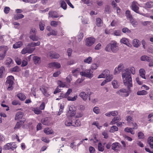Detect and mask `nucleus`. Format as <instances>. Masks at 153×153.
I'll return each mask as SVG.
<instances>
[{"label":"nucleus","instance_id":"obj_1","mask_svg":"<svg viewBox=\"0 0 153 153\" xmlns=\"http://www.w3.org/2000/svg\"><path fill=\"white\" fill-rule=\"evenodd\" d=\"M122 76L124 85L129 88L132 86V78L130 73L127 69H125L122 73Z\"/></svg>","mask_w":153,"mask_h":153},{"label":"nucleus","instance_id":"obj_2","mask_svg":"<svg viewBox=\"0 0 153 153\" xmlns=\"http://www.w3.org/2000/svg\"><path fill=\"white\" fill-rule=\"evenodd\" d=\"M131 92L130 88L127 87V89L122 88L117 91L116 93L119 95L123 97H126L128 96Z\"/></svg>","mask_w":153,"mask_h":153},{"label":"nucleus","instance_id":"obj_3","mask_svg":"<svg viewBox=\"0 0 153 153\" xmlns=\"http://www.w3.org/2000/svg\"><path fill=\"white\" fill-rule=\"evenodd\" d=\"M5 83L8 87L7 90H10L13 89V83L14 77L12 76H9L7 78Z\"/></svg>","mask_w":153,"mask_h":153},{"label":"nucleus","instance_id":"obj_4","mask_svg":"<svg viewBox=\"0 0 153 153\" xmlns=\"http://www.w3.org/2000/svg\"><path fill=\"white\" fill-rule=\"evenodd\" d=\"M93 71L90 69L85 70V71L80 72V74L82 76H83L89 78L93 77Z\"/></svg>","mask_w":153,"mask_h":153},{"label":"nucleus","instance_id":"obj_5","mask_svg":"<svg viewBox=\"0 0 153 153\" xmlns=\"http://www.w3.org/2000/svg\"><path fill=\"white\" fill-rule=\"evenodd\" d=\"M111 49L113 53L117 52L119 50L118 44L115 41H112L111 43Z\"/></svg>","mask_w":153,"mask_h":153},{"label":"nucleus","instance_id":"obj_6","mask_svg":"<svg viewBox=\"0 0 153 153\" xmlns=\"http://www.w3.org/2000/svg\"><path fill=\"white\" fill-rule=\"evenodd\" d=\"M138 4L136 1H133L131 5V9L136 13L140 15H144L143 14L140 12L139 10V7L138 6Z\"/></svg>","mask_w":153,"mask_h":153},{"label":"nucleus","instance_id":"obj_7","mask_svg":"<svg viewBox=\"0 0 153 153\" xmlns=\"http://www.w3.org/2000/svg\"><path fill=\"white\" fill-rule=\"evenodd\" d=\"M95 42V39L94 38L89 37L87 38L85 40V45L90 47L93 45Z\"/></svg>","mask_w":153,"mask_h":153},{"label":"nucleus","instance_id":"obj_8","mask_svg":"<svg viewBox=\"0 0 153 153\" xmlns=\"http://www.w3.org/2000/svg\"><path fill=\"white\" fill-rule=\"evenodd\" d=\"M68 114L71 117L74 116L76 114V108L74 105L68 106Z\"/></svg>","mask_w":153,"mask_h":153},{"label":"nucleus","instance_id":"obj_9","mask_svg":"<svg viewBox=\"0 0 153 153\" xmlns=\"http://www.w3.org/2000/svg\"><path fill=\"white\" fill-rule=\"evenodd\" d=\"M7 50V47L6 46H1L0 47V51H4V52L3 53H0V60H3L4 58Z\"/></svg>","mask_w":153,"mask_h":153},{"label":"nucleus","instance_id":"obj_10","mask_svg":"<svg viewBox=\"0 0 153 153\" xmlns=\"http://www.w3.org/2000/svg\"><path fill=\"white\" fill-rule=\"evenodd\" d=\"M48 88L44 85H42L40 87V90L43 95L47 97L50 96V94L48 92Z\"/></svg>","mask_w":153,"mask_h":153},{"label":"nucleus","instance_id":"obj_11","mask_svg":"<svg viewBox=\"0 0 153 153\" xmlns=\"http://www.w3.org/2000/svg\"><path fill=\"white\" fill-rule=\"evenodd\" d=\"M123 68V65L122 64H120L118 67L114 69V74H119Z\"/></svg>","mask_w":153,"mask_h":153},{"label":"nucleus","instance_id":"obj_12","mask_svg":"<svg viewBox=\"0 0 153 153\" xmlns=\"http://www.w3.org/2000/svg\"><path fill=\"white\" fill-rule=\"evenodd\" d=\"M49 66L50 68H59L61 67V65L57 62H54L50 63L49 64Z\"/></svg>","mask_w":153,"mask_h":153},{"label":"nucleus","instance_id":"obj_13","mask_svg":"<svg viewBox=\"0 0 153 153\" xmlns=\"http://www.w3.org/2000/svg\"><path fill=\"white\" fill-rule=\"evenodd\" d=\"M140 59L141 61H146L148 62H150L152 61L153 58L152 57H148L144 55L142 56L140 58Z\"/></svg>","mask_w":153,"mask_h":153},{"label":"nucleus","instance_id":"obj_14","mask_svg":"<svg viewBox=\"0 0 153 153\" xmlns=\"http://www.w3.org/2000/svg\"><path fill=\"white\" fill-rule=\"evenodd\" d=\"M111 149L114 151H116L118 149L121 147V145L120 143L116 142L113 143L112 144Z\"/></svg>","mask_w":153,"mask_h":153},{"label":"nucleus","instance_id":"obj_15","mask_svg":"<svg viewBox=\"0 0 153 153\" xmlns=\"http://www.w3.org/2000/svg\"><path fill=\"white\" fill-rule=\"evenodd\" d=\"M79 96L84 101H86L88 97V94L84 92H82L80 93Z\"/></svg>","mask_w":153,"mask_h":153},{"label":"nucleus","instance_id":"obj_16","mask_svg":"<svg viewBox=\"0 0 153 153\" xmlns=\"http://www.w3.org/2000/svg\"><path fill=\"white\" fill-rule=\"evenodd\" d=\"M65 125L66 126H74L73 124L72 121V120L69 118H67L66 119L65 122Z\"/></svg>","mask_w":153,"mask_h":153},{"label":"nucleus","instance_id":"obj_17","mask_svg":"<svg viewBox=\"0 0 153 153\" xmlns=\"http://www.w3.org/2000/svg\"><path fill=\"white\" fill-rule=\"evenodd\" d=\"M121 119L120 116H117L116 117H114L112 119L110 123V125H113L117 123L118 121H120L121 120Z\"/></svg>","mask_w":153,"mask_h":153},{"label":"nucleus","instance_id":"obj_18","mask_svg":"<svg viewBox=\"0 0 153 153\" xmlns=\"http://www.w3.org/2000/svg\"><path fill=\"white\" fill-rule=\"evenodd\" d=\"M48 14L49 17L56 18L59 16L57 13L55 11L49 12Z\"/></svg>","mask_w":153,"mask_h":153},{"label":"nucleus","instance_id":"obj_19","mask_svg":"<svg viewBox=\"0 0 153 153\" xmlns=\"http://www.w3.org/2000/svg\"><path fill=\"white\" fill-rule=\"evenodd\" d=\"M23 45V43L21 41H19L16 42L13 46V48L14 49H17L20 48Z\"/></svg>","mask_w":153,"mask_h":153},{"label":"nucleus","instance_id":"obj_20","mask_svg":"<svg viewBox=\"0 0 153 153\" xmlns=\"http://www.w3.org/2000/svg\"><path fill=\"white\" fill-rule=\"evenodd\" d=\"M23 116V113L22 112H19L16 114L15 119L16 120H20Z\"/></svg>","mask_w":153,"mask_h":153},{"label":"nucleus","instance_id":"obj_21","mask_svg":"<svg viewBox=\"0 0 153 153\" xmlns=\"http://www.w3.org/2000/svg\"><path fill=\"white\" fill-rule=\"evenodd\" d=\"M126 120L127 121L128 124L129 126L131 125L133 122V117L130 116L126 117Z\"/></svg>","mask_w":153,"mask_h":153},{"label":"nucleus","instance_id":"obj_22","mask_svg":"<svg viewBox=\"0 0 153 153\" xmlns=\"http://www.w3.org/2000/svg\"><path fill=\"white\" fill-rule=\"evenodd\" d=\"M50 121L48 118H45L42 119L41 120L42 123L44 125H48L49 124Z\"/></svg>","mask_w":153,"mask_h":153},{"label":"nucleus","instance_id":"obj_23","mask_svg":"<svg viewBox=\"0 0 153 153\" xmlns=\"http://www.w3.org/2000/svg\"><path fill=\"white\" fill-rule=\"evenodd\" d=\"M92 61V58L90 56L85 59L83 60V62L84 63L88 64H91Z\"/></svg>","mask_w":153,"mask_h":153},{"label":"nucleus","instance_id":"obj_24","mask_svg":"<svg viewBox=\"0 0 153 153\" xmlns=\"http://www.w3.org/2000/svg\"><path fill=\"white\" fill-rule=\"evenodd\" d=\"M148 143L150 147L153 149V137H149L148 139Z\"/></svg>","mask_w":153,"mask_h":153},{"label":"nucleus","instance_id":"obj_25","mask_svg":"<svg viewBox=\"0 0 153 153\" xmlns=\"http://www.w3.org/2000/svg\"><path fill=\"white\" fill-rule=\"evenodd\" d=\"M40 29L41 31H43L44 29V26H45V22L44 21H41L39 24Z\"/></svg>","mask_w":153,"mask_h":153},{"label":"nucleus","instance_id":"obj_26","mask_svg":"<svg viewBox=\"0 0 153 153\" xmlns=\"http://www.w3.org/2000/svg\"><path fill=\"white\" fill-rule=\"evenodd\" d=\"M124 131L130 133L132 134H135V131L132 128L126 127L125 128Z\"/></svg>","mask_w":153,"mask_h":153},{"label":"nucleus","instance_id":"obj_27","mask_svg":"<svg viewBox=\"0 0 153 153\" xmlns=\"http://www.w3.org/2000/svg\"><path fill=\"white\" fill-rule=\"evenodd\" d=\"M139 73L141 77L144 79H146L145 76V71L143 69L141 68L140 69Z\"/></svg>","mask_w":153,"mask_h":153},{"label":"nucleus","instance_id":"obj_28","mask_svg":"<svg viewBox=\"0 0 153 153\" xmlns=\"http://www.w3.org/2000/svg\"><path fill=\"white\" fill-rule=\"evenodd\" d=\"M48 55L51 59H57L59 56V55L58 54L54 53L51 54V53H48Z\"/></svg>","mask_w":153,"mask_h":153},{"label":"nucleus","instance_id":"obj_29","mask_svg":"<svg viewBox=\"0 0 153 153\" xmlns=\"http://www.w3.org/2000/svg\"><path fill=\"white\" fill-rule=\"evenodd\" d=\"M60 6L64 10H65L67 9V4L65 2L62 0H60L59 2Z\"/></svg>","mask_w":153,"mask_h":153},{"label":"nucleus","instance_id":"obj_30","mask_svg":"<svg viewBox=\"0 0 153 153\" xmlns=\"http://www.w3.org/2000/svg\"><path fill=\"white\" fill-rule=\"evenodd\" d=\"M30 38L33 41H37L39 39V37L36 35V34L30 35Z\"/></svg>","mask_w":153,"mask_h":153},{"label":"nucleus","instance_id":"obj_31","mask_svg":"<svg viewBox=\"0 0 153 153\" xmlns=\"http://www.w3.org/2000/svg\"><path fill=\"white\" fill-rule=\"evenodd\" d=\"M144 6L146 8H151L153 6V2L149 1L145 4Z\"/></svg>","mask_w":153,"mask_h":153},{"label":"nucleus","instance_id":"obj_32","mask_svg":"<svg viewBox=\"0 0 153 153\" xmlns=\"http://www.w3.org/2000/svg\"><path fill=\"white\" fill-rule=\"evenodd\" d=\"M44 132L47 134H53V130L48 128H45L44 130Z\"/></svg>","mask_w":153,"mask_h":153},{"label":"nucleus","instance_id":"obj_33","mask_svg":"<svg viewBox=\"0 0 153 153\" xmlns=\"http://www.w3.org/2000/svg\"><path fill=\"white\" fill-rule=\"evenodd\" d=\"M13 62L12 59L9 57L7 58L5 62V64L7 66L10 65Z\"/></svg>","mask_w":153,"mask_h":153},{"label":"nucleus","instance_id":"obj_34","mask_svg":"<svg viewBox=\"0 0 153 153\" xmlns=\"http://www.w3.org/2000/svg\"><path fill=\"white\" fill-rule=\"evenodd\" d=\"M126 15L127 19L131 21L132 19V17L131 14L129 10H127L126 12Z\"/></svg>","mask_w":153,"mask_h":153},{"label":"nucleus","instance_id":"obj_35","mask_svg":"<svg viewBox=\"0 0 153 153\" xmlns=\"http://www.w3.org/2000/svg\"><path fill=\"white\" fill-rule=\"evenodd\" d=\"M139 41L137 39H134L132 42L133 46L137 48L139 46Z\"/></svg>","mask_w":153,"mask_h":153},{"label":"nucleus","instance_id":"obj_36","mask_svg":"<svg viewBox=\"0 0 153 153\" xmlns=\"http://www.w3.org/2000/svg\"><path fill=\"white\" fill-rule=\"evenodd\" d=\"M17 97L21 100L23 101L26 98V96L22 93H19L17 94Z\"/></svg>","mask_w":153,"mask_h":153},{"label":"nucleus","instance_id":"obj_37","mask_svg":"<svg viewBox=\"0 0 153 153\" xmlns=\"http://www.w3.org/2000/svg\"><path fill=\"white\" fill-rule=\"evenodd\" d=\"M120 42L122 43H123L124 44H125L127 45L128 46H129V43L128 41L126 38H122L120 40Z\"/></svg>","mask_w":153,"mask_h":153},{"label":"nucleus","instance_id":"obj_38","mask_svg":"<svg viewBox=\"0 0 153 153\" xmlns=\"http://www.w3.org/2000/svg\"><path fill=\"white\" fill-rule=\"evenodd\" d=\"M40 42L38 41L37 42H32L29 44H28L27 46L31 47H35L37 46H39L40 45Z\"/></svg>","mask_w":153,"mask_h":153},{"label":"nucleus","instance_id":"obj_39","mask_svg":"<svg viewBox=\"0 0 153 153\" xmlns=\"http://www.w3.org/2000/svg\"><path fill=\"white\" fill-rule=\"evenodd\" d=\"M84 36L83 33L79 32L77 35V40L79 42H80L83 39Z\"/></svg>","mask_w":153,"mask_h":153},{"label":"nucleus","instance_id":"obj_40","mask_svg":"<svg viewBox=\"0 0 153 153\" xmlns=\"http://www.w3.org/2000/svg\"><path fill=\"white\" fill-rule=\"evenodd\" d=\"M112 84L114 88H117L119 86L118 82L116 80H113L112 82Z\"/></svg>","mask_w":153,"mask_h":153},{"label":"nucleus","instance_id":"obj_41","mask_svg":"<svg viewBox=\"0 0 153 153\" xmlns=\"http://www.w3.org/2000/svg\"><path fill=\"white\" fill-rule=\"evenodd\" d=\"M118 130V127L115 126H113L111 127L109 131L110 132L113 133Z\"/></svg>","mask_w":153,"mask_h":153},{"label":"nucleus","instance_id":"obj_42","mask_svg":"<svg viewBox=\"0 0 153 153\" xmlns=\"http://www.w3.org/2000/svg\"><path fill=\"white\" fill-rule=\"evenodd\" d=\"M35 64L39 63L41 62L40 59L37 56H34L33 58Z\"/></svg>","mask_w":153,"mask_h":153},{"label":"nucleus","instance_id":"obj_43","mask_svg":"<svg viewBox=\"0 0 153 153\" xmlns=\"http://www.w3.org/2000/svg\"><path fill=\"white\" fill-rule=\"evenodd\" d=\"M96 25L98 27H100L102 25V22L100 18L96 19Z\"/></svg>","mask_w":153,"mask_h":153},{"label":"nucleus","instance_id":"obj_44","mask_svg":"<svg viewBox=\"0 0 153 153\" xmlns=\"http://www.w3.org/2000/svg\"><path fill=\"white\" fill-rule=\"evenodd\" d=\"M148 94V92L144 90H143L141 91H138L137 92V94L138 95H145Z\"/></svg>","mask_w":153,"mask_h":153},{"label":"nucleus","instance_id":"obj_45","mask_svg":"<svg viewBox=\"0 0 153 153\" xmlns=\"http://www.w3.org/2000/svg\"><path fill=\"white\" fill-rule=\"evenodd\" d=\"M5 68L4 66H1L0 68V78L3 76V75L5 73Z\"/></svg>","mask_w":153,"mask_h":153},{"label":"nucleus","instance_id":"obj_46","mask_svg":"<svg viewBox=\"0 0 153 153\" xmlns=\"http://www.w3.org/2000/svg\"><path fill=\"white\" fill-rule=\"evenodd\" d=\"M24 17V16L21 14H17L14 16V19L15 20H18L22 19Z\"/></svg>","mask_w":153,"mask_h":153},{"label":"nucleus","instance_id":"obj_47","mask_svg":"<svg viewBox=\"0 0 153 153\" xmlns=\"http://www.w3.org/2000/svg\"><path fill=\"white\" fill-rule=\"evenodd\" d=\"M126 69H127L128 70V72L129 71L131 73L133 74H135V68L133 67H130L128 68H126Z\"/></svg>","mask_w":153,"mask_h":153},{"label":"nucleus","instance_id":"obj_48","mask_svg":"<svg viewBox=\"0 0 153 153\" xmlns=\"http://www.w3.org/2000/svg\"><path fill=\"white\" fill-rule=\"evenodd\" d=\"M67 100L68 101H74L77 98V95H76L74 97H72L70 96H68L67 97Z\"/></svg>","mask_w":153,"mask_h":153},{"label":"nucleus","instance_id":"obj_49","mask_svg":"<svg viewBox=\"0 0 153 153\" xmlns=\"http://www.w3.org/2000/svg\"><path fill=\"white\" fill-rule=\"evenodd\" d=\"M98 147V150L102 152L104 150V146H102L101 143L100 142L99 143Z\"/></svg>","mask_w":153,"mask_h":153},{"label":"nucleus","instance_id":"obj_50","mask_svg":"<svg viewBox=\"0 0 153 153\" xmlns=\"http://www.w3.org/2000/svg\"><path fill=\"white\" fill-rule=\"evenodd\" d=\"M93 112L96 114H98L100 113V109L97 107H95L93 108Z\"/></svg>","mask_w":153,"mask_h":153},{"label":"nucleus","instance_id":"obj_51","mask_svg":"<svg viewBox=\"0 0 153 153\" xmlns=\"http://www.w3.org/2000/svg\"><path fill=\"white\" fill-rule=\"evenodd\" d=\"M121 31L119 30L114 31V32L112 33V34L116 36H120L121 35Z\"/></svg>","mask_w":153,"mask_h":153},{"label":"nucleus","instance_id":"obj_52","mask_svg":"<svg viewBox=\"0 0 153 153\" xmlns=\"http://www.w3.org/2000/svg\"><path fill=\"white\" fill-rule=\"evenodd\" d=\"M10 143H8L7 144L5 145L4 146V148H3V149L4 150H8L10 149Z\"/></svg>","mask_w":153,"mask_h":153},{"label":"nucleus","instance_id":"obj_53","mask_svg":"<svg viewBox=\"0 0 153 153\" xmlns=\"http://www.w3.org/2000/svg\"><path fill=\"white\" fill-rule=\"evenodd\" d=\"M72 72L74 76H77L79 74V71L78 69H76L73 70Z\"/></svg>","mask_w":153,"mask_h":153},{"label":"nucleus","instance_id":"obj_54","mask_svg":"<svg viewBox=\"0 0 153 153\" xmlns=\"http://www.w3.org/2000/svg\"><path fill=\"white\" fill-rule=\"evenodd\" d=\"M33 111L34 112L35 114H39L41 112V111L39 108H33Z\"/></svg>","mask_w":153,"mask_h":153},{"label":"nucleus","instance_id":"obj_55","mask_svg":"<svg viewBox=\"0 0 153 153\" xmlns=\"http://www.w3.org/2000/svg\"><path fill=\"white\" fill-rule=\"evenodd\" d=\"M11 146L10 149L12 150H13L16 149L17 148V146L16 145V144L14 143H10Z\"/></svg>","mask_w":153,"mask_h":153},{"label":"nucleus","instance_id":"obj_56","mask_svg":"<svg viewBox=\"0 0 153 153\" xmlns=\"http://www.w3.org/2000/svg\"><path fill=\"white\" fill-rule=\"evenodd\" d=\"M138 137L139 139H142L144 138V134L142 132H139L138 133Z\"/></svg>","mask_w":153,"mask_h":153},{"label":"nucleus","instance_id":"obj_57","mask_svg":"<svg viewBox=\"0 0 153 153\" xmlns=\"http://www.w3.org/2000/svg\"><path fill=\"white\" fill-rule=\"evenodd\" d=\"M58 22L57 21H52L51 22L50 25L52 26L56 27L58 25Z\"/></svg>","mask_w":153,"mask_h":153},{"label":"nucleus","instance_id":"obj_58","mask_svg":"<svg viewBox=\"0 0 153 153\" xmlns=\"http://www.w3.org/2000/svg\"><path fill=\"white\" fill-rule=\"evenodd\" d=\"M111 43L107 45L105 48V50L106 51L110 52L111 51Z\"/></svg>","mask_w":153,"mask_h":153},{"label":"nucleus","instance_id":"obj_59","mask_svg":"<svg viewBox=\"0 0 153 153\" xmlns=\"http://www.w3.org/2000/svg\"><path fill=\"white\" fill-rule=\"evenodd\" d=\"M113 78V76L112 75H110L107 76L106 77V80L107 82L111 81Z\"/></svg>","mask_w":153,"mask_h":153},{"label":"nucleus","instance_id":"obj_60","mask_svg":"<svg viewBox=\"0 0 153 153\" xmlns=\"http://www.w3.org/2000/svg\"><path fill=\"white\" fill-rule=\"evenodd\" d=\"M92 124H93V125H94L96 126L97 128L98 129H100L102 127V126H100L99 125V123L98 122H94Z\"/></svg>","mask_w":153,"mask_h":153},{"label":"nucleus","instance_id":"obj_61","mask_svg":"<svg viewBox=\"0 0 153 153\" xmlns=\"http://www.w3.org/2000/svg\"><path fill=\"white\" fill-rule=\"evenodd\" d=\"M122 32L124 33H130L131 31L128 29L126 27H125L123 28L122 30Z\"/></svg>","mask_w":153,"mask_h":153},{"label":"nucleus","instance_id":"obj_62","mask_svg":"<svg viewBox=\"0 0 153 153\" xmlns=\"http://www.w3.org/2000/svg\"><path fill=\"white\" fill-rule=\"evenodd\" d=\"M111 116H115L117 115L118 114V112L116 111H111Z\"/></svg>","mask_w":153,"mask_h":153},{"label":"nucleus","instance_id":"obj_63","mask_svg":"<svg viewBox=\"0 0 153 153\" xmlns=\"http://www.w3.org/2000/svg\"><path fill=\"white\" fill-rule=\"evenodd\" d=\"M12 104L13 105H20L21 104L20 102L18 100H14L13 101Z\"/></svg>","mask_w":153,"mask_h":153},{"label":"nucleus","instance_id":"obj_64","mask_svg":"<svg viewBox=\"0 0 153 153\" xmlns=\"http://www.w3.org/2000/svg\"><path fill=\"white\" fill-rule=\"evenodd\" d=\"M83 115V113L82 112H77L76 115V117L79 118L81 117Z\"/></svg>","mask_w":153,"mask_h":153}]
</instances>
